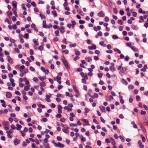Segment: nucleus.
<instances>
[{
  "label": "nucleus",
  "mask_w": 148,
  "mask_h": 148,
  "mask_svg": "<svg viewBox=\"0 0 148 148\" xmlns=\"http://www.w3.org/2000/svg\"><path fill=\"white\" fill-rule=\"evenodd\" d=\"M39 15L40 17H41L42 19L46 18L42 14L40 13Z\"/></svg>",
  "instance_id": "36"
},
{
  "label": "nucleus",
  "mask_w": 148,
  "mask_h": 148,
  "mask_svg": "<svg viewBox=\"0 0 148 148\" xmlns=\"http://www.w3.org/2000/svg\"><path fill=\"white\" fill-rule=\"evenodd\" d=\"M2 125L4 127V128L6 130L9 129V124L8 121H4L2 122Z\"/></svg>",
  "instance_id": "2"
},
{
  "label": "nucleus",
  "mask_w": 148,
  "mask_h": 148,
  "mask_svg": "<svg viewBox=\"0 0 148 148\" xmlns=\"http://www.w3.org/2000/svg\"><path fill=\"white\" fill-rule=\"evenodd\" d=\"M25 67L24 65H22L21 66L19 69V70L21 72L23 71V70L25 69Z\"/></svg>",
  "instance_id": "28"
},
{
  "label": "nucleus",
  "mask_w": 148,
  "mask_h": 148,
  "mask_svg": "<svg viewBox=\"0 0 148 148\" xmlns=\"http://www.w3.org/2000/svg\"><path fill=\"white\" fill-rule=\"evenodd\" d=\"M20 142V140L16 138V139L14 141V143L15 145H17Z\"/></svg>",
  "instance_id": "12"
},
{
  "label": "nucleus",
  "mask_w": 148,
  "mask_h": 148,
  "mask_svg": "<svg viewBox=\"0 0 148 148\" xmlns=\"http://www.w3.org/2000/svg\"><path fill=\"white\" fill-rule=\"evenodd\" d=\"M114 50L115 51H116L117 52V53H119V54H120L121 53V51H120V50L119 49H116H116H114Z\"/></svg>",
  "instance_id": "48"
},
{
  "label": "nucleus",
  "mask_w": 148,
  "mask_h": 148,
  "mask_svg": "<svg viewBox=\"0 0 148 148\" xmlns=\"http://www.w3.org/2000/svg\"><path fill=\"white\" fill-rule=\"evenodd\" d=\"M30 86V85H29L28 86H25L24 88V90L26 91L28 90L29 89V88Z\"/></svg>",
  "instance_id": "33"
},
{
  "label": "nucleus",
  "mask_w": 148,
  "mask_h": 148,
  "mask_svg": "<svg viewBox=\"0 0 148 148\" xmlns=\"http://www.w3.org/2000/svg\"><path fill=\"white\" fill-rule=\"evenodd\" d=\"M51 94H50V96L48 95H46L45 100L48 102H50V98L51 97Z\"/></svg>",
  "instance_id": "10"
},
{
  "label": "nucleus",
  "mask_w": 148,
  "mask_h": 148,
  "mask_svg": "<svg viewBox=\"0 0 148 148\" xmlns=\"http://www.w3.org/2000/svg\"><path fill=\"white\" fill-rule=\"evenodd\" d=\"M44 146L45 148H49L50 147L48 143L44 144Z\"/></svg>",
  "instance_id": "44"
},
{
  "label": "nucleus",
  "mask_w": 148,
  "mask_h": 148,
  "mask_svg": "<svg viewBox=\"0 0 148 148\" xmlns=\"http://www.w3.org/2000/svg\"><path fill=\"white\" fill-rule=\"evenodd\" d=\"M134 30H136L138 29V27L136 26L132 25L131 27Z\"/></svg>",
  "instance_id": "24"
},
{
  "label": "nucleus",
  "mask_w": 148,
  "mask_h": 148,
  "mask_svg": "<svg viewBox=\"0 0 148 148\" xmlns=\"http://www.w3.org/2000/svg\"><path fill=\"white\" fill-rule=\"evenodd\" d=\"M7 58L8 60V61L11 64H13L14 62L12 59L11 58L10 56H8L7 57Z\"/></svg>",
  "instance_id": "11"
},
{
  "label": "nucleus",
  "mask_w": 148,
  "mask_h": 148,
  "mask_svg": "<svg viewBox=\"0 0 148 148\" xmlns=\"http://www.w3.org/2000/svg\"><path fill=\"white\" fill-rule=\"evenodd\" d=\"M110 69V70L112 71H115L116 70L115 68L113 66H111Z\"/></svg>",
  "instance_id": "35"
},
{
  "label": "nucleus",
  "mask_w": 148,
  "mask_h": 148,
  "mask_svg": "<svg viewBox=\"0 0 148 148\" xmlns=\"http://www.w3.org/2000/svg\"><path fill=\"white\" fill-rule=\"evenodd\" d=\"M51 143L54 144V146L56 147H58L60 148H63L64 147V144H61L60 142H58L57 143L55 142L54 140H52Z\"/></svg>",
  "instance_id": "1"
},
{
  "label": "nucleus",
  "mask_w": 148,
  "mask_h": 148,
  "mask_svg": "<svg viewBox=\"0 0 148 148\" xmlns=\"http://www.w3.org/2000/svg\"><path fill=\"white\" fill-rule=\"evenodd\" d=\"M79 23L80 24H83L85 23V21H84L80 20L79 21Z\"/></svg>",
  "instance_id": "55"
},
{
  "label": "nucleus",
  "mask_w": 148,
  "mask_h": 148,
  "mask_svg": "<svg viewBox=\"0 0 148 148\" xmlns=\"http://www.w3.org/2000/svg\"><path fill=\"white\" fill-rule=\"evenodd\" d=\"M57 139L58 141H61L62 140V138L59 136H58L57 137Z\"/></svg>",
  "instance_id": "45"
},
{
  "label": "nucleus",
  "mask_w": 148,
  "mask_h": 148,
  "mask_svg": "<svg viewBox=\"0 0 148 148\" xmlns=\"http://www.w3.org/2000/svg\"><path fill=\"white\" fill-rule=\"evenodd\" d=\"M119 74L122 76L124 74V70H122L121 71L119 72Z\"/></svg>",
  "instance_id": "39"
},
{
  "label": "nucleus",
  "mask_w": 148,
  "mask_h": 148,
  "mask_svg": "<svg viewBox=\"0 0 148 148\" xmlns=\"http://www.w3.org/2000/svg\"><path fill=\"white\" fill-rule=\"evenodd\" d=\"M5 96L7 98H10L12 96V95L10 92H7Z\"/></svg>",
  "instance_id": "8"
},
{
  "label": "nucleus",
  "mask_w": 148,
  "mask_h": 148,
  "mask_svg": "<svg viewBox=\"0 0 148 148\" xmlns=\"http://www.w3.org/2000/svg\"><path fill=\"white\" fill-rule=\"evenodd\" d=\"M85 60L87 62H89L92 60V58L90 57H86L85 58Z\"/></svg>",
  "instance_id": "19"
},
{
  "label": "nucleus",
  "mask_w": 148,
  "mask_h": 148,
  "mask_svg": "<svg viewBox=\"0 0 148 148\" xmlns=\"http://www.w3.org/2000/svg\"><path fill=\"white\" fill-rule=\"evenodd\" d=\"M105 21L106 22H108L109 21V18L108 16H106L105 18Z\"/></svg>",
  "instance_id": "58"
},
{
  "label": "nucleus",
  "mask_w": 148,
  "mask_h": 148,
  "mask_svg": "<svg viewBox=\"0 0 148 148\" xmlns=\"http://www.w3.org/2000/svg\"><path fill=\"white\" fill-rule=\"evenodd\" d=\"M61 59L64 66L68 64L67 61L66 60L64 57L62 56L61 57Z\"/></svg>",
  "instance_id": "3"
},
{
  "label": "nucleus",
  "mask_w": 148,
  "mask_h": 148,
  "mask_svg": "<svg viewBox=\"0 0 148 148\" xmlns=\"http://www.w3.org/2000/svg\"><path fill=\"white\" fill-rule=\"evenodd\" d=\"M52 13L54 17H56L57 16V14H56V11H53L52 12Z\"/></svg>",
  "instance_id": "31"
},
{
  "label": "nucleus",
  "mask_w": 148,
  "mask_h": 148,
  "mask_svg": "<svg viewBox=\"0 0 148 148\" xmlns=\"http://www.w3.org/2000/svg\"><path fill=\"white\" fill-rule=\"evenodd\" d=\"M21 5L22 9L24 11H26V8L25 7L24 4L23 3L21 4Z\"/></svg>",
  "instance_id": "34"
},
{
  "label": "nucleus",
  "mask_w": 148,
  "mask_h": 148,
  "mask_svg": "<svg viewBox=\"0 0 148 148\" xmlns=\"http://www.w3.org/2000/svg\"><path fill=\"white\" fill-rule=\"evenodd\" d=\"M110 141L111 143L113 145H116V143L114 140L112 138H110Z\"/></svg>",
  "instance_id": "14"
},
{
  "label": "nucleus",
  "mask_w": 148,
  "mask_h": 148,
  "mask_svg": "<svg viewBox=\"0 0 148 148\" xmlns=\"http://www.w3.org/2000/svg\"><path fill=\"white\" fill-rule=\"evenodd\" d=\"M33 42H34V44L35 45H38L39 43H38V42L37 41L36 39H33Z\"/></svg>",
  "instance_id": "32"
},
{
  "label": "nucleus",
  "mask_w": 148,
  "mask_h": 148,
  "mask_svg": "<svg viewBox=\"0 0 148 148\" xmlns=\"http://www.w3.org/2000/svg\"><path fill=\"white\" fill-rule=\"evenodd\" d=\"M82 121L84 122L86 124V125H89L90 124L89 123L88 121L86 119H82Z\"/></svg>",
  "instance_id": "13"
},
{
  "label": "nucleus",
  "mask_w": 148,
  "mask_h": 148,
  "mask_svg": "<svg viewBox=\"0 0 148 148\" xmlns=\"http://www.w3.org/2000/svg\"><path fill=\"white\" fill-rule=\"evenodd\" d=\"M136 99L137 101H139L140 100V97L139 96L137 95L136 96Z\"/></svg>",
  "instance_id": "47"
},
{
  "label": "nucleus",
  "mask_w": 148,
  "mask_h": 148,
  "mask_svg": "<svg viewBox=\"0 0 148 148\" xmlns=\"http://www.w3.org/2000/svg\"><path fill=\"white\" fill-rule=\"evenodd\" d=\"M40 86L41 87H45L46 86V84L45 82H42L40 83Z\"/></svg>",
  "instance_id": "25"
},
{
  "label": "nucleus",
  "mask_w": 148,
  "mask_h": 148,
  "mask_svg": "<svg viewBox=\"0 0 148 148\" xmlns=\"http://www.w3.org/2000/svg\"><path fill=\"white\" fill-rule=\"evenodd\" d=\"M122 83L125 85H127V81L124 79H122Z\"/></svg>",
  "instance_id": "29"
},
{
  "label": "nucleus",
  "mask_w": 148,
  "mask_h": 148,
  "mask_svg": "<svg viewBox=\"0 0 148 148\" xmlns=\"http://www.w3.org/2000/svg\"><path fill=\"white\" fill-rule=\"evenodd\" d=\"M16 126L17 127L16 128V129L17 130H20L21 128L22 127V126L19 124H17L16 125Z\"/></svg>",
  "instance_id": "27"
},
{
  "label": "nucleus",
  "mask_w": 148,
  "mask_h": 148,
  "mask_svg": "<svg viewBox=\"0 0 148 148\" xmlns=\"http://www.w3.org/2000/svg\"><path fill=\"white\" fill-rule=\"evenodd\" d=\"M39 79L42 81H43L44 79H46V76H44L43 77H39Z\"/></svg>",
  "instance_id": "30"
},
{
  "label": "nucleus",
  "mask_w": 148,
  "mask_h": 148,
  "mask_svg": "<svg viewBox=\"0 0 148 148\" xmlns=\"http://www.w3.org/2000/svg\"><path fill=\"white\" fill-rule=\"evenodd\" d=\"M140 20L139 21V23H141L144 21V20L143 19V17L141 16L140 17Z\"/></svg>",
  "instance_id": "26"
},
{
  "label": "nucleus",
  "mask_w": 148,
  "mask_h": 148,
  "mask_svg": "<svg viewBox=\"0 0 148 148\" xmlns=\"http://www.w3.org/2000/svg\"><path fill=\"white\" fill-rule=\"evenodd\" d=\"M10 42L12 43H14L15 41V40L13 39L12 38H10Z\"/></svg>",
  "instance_id": "46"
},
{
  "label": "nucleus",
  "mask_w": 148,
  "mask_h": 148,
  "mask_svg": "<svg viewBox=\"0 0 148 148\" xmlns=\"http://www.w3.org/2000/svg\"><path fill=\"white\" fill-rule=\"evenodd\" d=\"M99 44L100 45L103 46V47H105L106 46V45L104 44V42L103 41L100 42Z\"/></svg>",
  "instance_id": "37"
},
{
  "label": "nucleus",
  "mask_w": 148,
  "mask_h": 148,
  "mask_svg": "<svg viewBox=\"0 0 148 148\" xmlns=\"http://www.w3.org/2000/svg\"><path fill=\"white\" fill-rule=\"evenodd\" d=\"M114 13L115 14L118 13L117 10L116 8H114L113 9Z\"/></svg>",
  "instance_id": "53"
},
{
  "label": "nucleus",
  "mask_w": 148,
  "mask_h": 148,
  "mask_svg": "<svg viewBox=\"0 0 148 148\" xmlns=\"http://www.w3.org/2000/svg\"><path fill=\"white\" fill-rule=\"evenodd\" d=\"M38 106L39 107H40L41 108H45V106L44 105L41 104H40L38 105Z\"/></svg>",
  "instance_id": "61"
},
{
  "label": "nucleus",
  "mask_w": 148,
  "mask_h": 148,
  "mask_svg": "<svg viewBox=\"0 0 148 148\" xmlns=\"http://www.w3.org/2000/svg\"><path fill=\"white\" fill-rule=\"evenodd\" d=\"M62 42L63 43H64L65 44H67V42L66 41V38H64L62 40Z\"/></svg>",
  "instance_id": "38"
},
{
  "label": "nucleus",
  "mask_w": 148,
  "mask_h": 148,
  "mask_svg": "<svg viewBox=\"0 0 148 148\" xmlns=\"http://www.w3.org/2000/svg\"><path fill=\"white\" fill-rule=\"evenodd\" d=\"M70 127H74V126H77V125L76 124H75L73 123H71L70 124Z\"/></svg>",
  "instance_id": "41"
},
{
  "label": "nucleus",
  "mask_w": 148,
  "mask_h": 148,
  "mask_svg": "<svg viewBox=\"0 0 148 148\" xmlns=\"http://www.w3.org/2000/svg\"><path fill=\"white\" fill-rule=\"evenodd\" d=\"M147 68V66L146 65H145L144 66L143 68L140 69L141 71L145 72L146 71V70Z\"/></svg>",
  "instance_id": "16"
},
{
  "label": "nucleus",
  "mask_w": 148,
  "mask_h": 148,
  "mask_svg": "<svg viewBox=\"0 0 148 148\" xmlns=\"http://www.w3.org/2000/svg\"><path fill=\"white\" fill-rule=\"evenodd\" d=\"M33 80L35 82H37L38 81V79L36 77H34L33 79Z\"/></svg>",
  "instance_id": "64"
},
{
  "label": "nucleus",
  "mask_w": 148,
  "mask_h": 148,
  "mask_svg": "<svg viewBox=\"0 0 148 148\" xmlns=\"http://www.w3.org/2000/svg\"><path fill=\"white\" fill-rule=\"evenodd\" d=\"M96 46L94 44L92 45V46H89L88 48L89 49L92 50V49H96Z\"/></svg>",
  "instance_id": "6"
},
{
  "label": "nucleus",
  "mask_w": 148,
  "mask_h": 148,
  "mask_svg": "<svg viewBox=\"0 0 148 148\" xmlns=\"http://www.w3.org/2000/svg\"><path fill=\"white\" fill-rule=\"evenodd\" d=\"M69 129V128L67 127L66 126V128H63L62 129L63 131L66 134H68L69 133V131L68 130Z\"/></svg>",
  "instance_id": "5"
},
{
  "label": "nucleus",
  "mask_w": 148,
  "mask_h": 148,
  "mask_svg": "<svg viewBox=\"0 0 148 148\" xmlns=\"http://www.w3.org/2000/svg\"><path fill=\"white\" fill-rule=\"evenodd\" d=\"M130 58L129 57L127 56L126 57H125V61H127L128 60H129Z\"/></svg>",
  "instance_id": "57"
},
{
  "label": "nucleus",
  "mask_w": 148,
  "mask_h": 148,
  "mask_svg": "<svg viewBox=\"0 0 148 148\" xmlns=\"http://www.w3.org/2000/svg\"><path fill=\"white\" fill-rule=\"evenodd\" d=\"M119 13H120V15L122 16L124 15V12L123 10H120V12H119Z\"/></svg>",
  "instance_id": "42"
},
{
  "label": "nucleus",
  "mask_w": 148,
  "mask_h": 148,
  "mask_svg": "<svg viewBox=\"0 0 148 148\" xmlns=\"http://www.w3.org/2000/svg\"><path fill=\"white\" fill-rule=\"evenodd\" d=\"M118 23L119 24L121 25L122 24L123 22L121 20H118Z\"/></svg>",
  "instance_id": "54"
},
{
  "label": "nucleus",
  "mask_w": 148,
  "mask_h": 148,
  "mask_svg": "<svg viewBox=\"0 0 148 148\" xmlns=\"http://www.w3.org/2000/svg\"><path fill=\"white\" fill-rule=\"evenodd\" d=\"M41 69L42 70V71L44 73H45V74L46 75L48 74L49 71L48 70H45V68L43 67L42 66L41 67Z\"/></svg>",
  "instance_id": "4"
},
{
  "label": "nucleus",
  "mask_w": 148,
  "mask_h": 148,
  "mask_svg": "<svg viewBox=\"0 0 148 148\" xmlns=\"http://www.w3.org/2000/svg\"><path fill=\"white\" fill-rule=\"evenodd\" d=\"M130 48L134 51L137 52L138 51V49L134 46L130 47Z\"/></svg>",
  "instance_id": "17"
},
{
  "label": "nucleus",
  "mask_w": 148,
  "mask_h": 148,
  "mask_svg": "<svg viewBox=\"0 0 148 148\" xmlns=\"http://www.w3.org/2000/svg\"><path fill=\"white\" fill-rule=\"evenodd\" d=\"M122 64H121L117 68V70L118 71L121 70H123L124 69L123 67L122 66Z\"/></svg>",
  "instance_id": "21"
},
{
  "label": "nucleus",
  "mask_w": 148,
  "mask_h": 148,
  "mask_svg": "<svg viewBox=\"0 0 148 148\" xmlns=\"http://www.w3.org/2000/svg\"><path fill=\"white\" fill-rule=\"evenodd\" d=\"M6 132L7 134H11L14 132V131L10 129L9 131H7Z\"/></svg>",
  "instance_id": "22"
},
{
  "label": "nucleus",
  "mask_w": 148,
  "mask_h": 148,
  "mask_svg": "<svg viewBox=\"0 0 148 148\" xmlns=\"http://www.w3.org/2000/svg\"><path fill=\"white\" fill-rule=\"evenodd\" d=\"M98 77L99 78H101L103 76V74L101 73H98L97 74Z\"/></svg>",
  "instance_id": "52"
},
{
  "label": "nucleus",
  "mask_w": 148,
  "mask_h": 148,
  "mask_svg": "<svg viewBox=\"0 0 148 148\" xmlns=\"http://www.w3.org/2000/svg\"><path fill=\"white\" fill-rule=\"evenodd\" d=\"M12 4L14 7H16L17 3L15 1H12Z\"/></svg>",
  "instance_id": "23"
},
{
  "label": "nucleus",
  "mask_w": 148,
  "mask_h": 148,
  "mask_svg": "<svg viewBox=\"0 0 148 148\" xmlns=\"http://www.w3.org/2000/svg\"><path fill=\"white\" fill-rule=\"evenodd\" d=\"M73 87L75 92L77 94L79 93V91L78 90L77 88V87L75 85H73Z\"/></svg>",
  "instance_id": "9"
},
{
  "label": "nucleus",
  "mask_w": 148,
  "mask_h": 148,
  "mask_svg": "<svg viewBox=\"0 0 148 148\" xmlns=\"http://www.w3.org/2000/svg\"><path fill=\"white\" fill-rule=\"evenodd\" d=\"M43 27L44 28H47V26L46 25V21H43L42 23Z\"/></svg>",
  "instance_id": "18"
},
{
  "label": "nucleus",
  "mask_w": 148,
  "mask_h": 148,
  "mask_svg": "<svg viewBox=\"0 0 148 148\" xmlns=\"http://www.w3.org/2000/svg\"><path fill=\"white\" fill-rule=\"evenodd\" d=\"M64 26H61V27H60V29L59 27L58 29H59L61 33H64Z\"/></svg>",
  "instance_id": "15"
},
{
  "label": "nucleus",
  "mask_w": 148,
  "mask_h": 148,
  "mask_svg": "<svg viewBox=\"0 0 148 148\" xmlns=\"http://www.w3.org/2000/svg\"><path fill=\"white\" fill-rule=\"evenodd\" d=\"M80 52L78 51H76L75 52V54L76 55L79 56L80 55Z\"/></svg>",
  "instance_id": "59"
},
{
  "label": "nucleus",
  "mask_w": 148,
  "mask_h": 148,
  "mask_svg": "<svg viewBox=\"0 0 148 148\" xmlns=\"http://www.w3.org/2000/svg\"><path fill=\"white\" fill-rule=\"evenodd\" d=\"M31 4L34 6V7H36V3L32 1L31 2Z\"/></svg>",
  "instance_id": "62"
},
{
  "label": "nucleus",
  "mask_w": 148,
  "mask_h": 148,
  "mask_svg": "<svg viewBox=\"0 0 148 148\" xmlns=\"http://www.w3.org/2000/svg\"><path fill=\"white\" fill-rule=\"evenodd\" d=\"M71 23L72 24V26L73 27H74V25H76V22L75 21H71Z\"/></svg>",
  "instance_id": "49"
},
{
  "label": "nucleus",
  "mask_w": 148,
  "mask_h": 148,
  "mask_svg": "<svg viewBox=\"0 0 148 148\" xmlns=\"http://www.w3.org/2000/svg\"><path fill=\"white\" fill-rule=\"evenodd\" d=\"M112 37L114 39H116L118 38V36L115 35H113Z\"/></svg>",
  "instance_id": "43"
},
{
  "label": "nucleus",
  "mask_w": 148,
  "mask_h": 148,
  "mask_svg": "<svg viewBox=\"0 0 148 148\" xmlns=\"http://www.w3.org/2000/svg\"><path fill=\"white\" fill-rule=\"evenodd\" d=\"M27 145V144L26 142L25 141H24L22 144V146L23 147H25Z\"/></svg>",
  "instance_id": "63"
},
{
  "label": "nucleus",
  "mask_w": 148,
  "mask_h": 148,
  "mask_svg": "<svg viewBox=\"0 0 148 148\" xmlns=\"http://www.w3.org/2000/svg\"><path fill=\"white\" fill-rule=\"evenodd\" d=\"M97 15L98 16L102 17H103L105 16V14L102 11L98 13L97 14Z\"/></svg>",
  "instance_id": "7"
},
{
  "label": "nucleus",
  "mask_w": 148,
  "mask_h": 148,
  "mask_svg": "<svg viewBox=\"0 0 148 148\" xmlns=\"http://www.w3.org/2000/svg\"><path fill=\"white\" fill-rule=\"evenodd\" d=\"M29 53H30V54L31 55H33V53H34L33 50L32 49H30L29 50Z\"/></svg>",
  "instance_id": "51"
},
{
  "label": "nucleus",
  "mask_w": 148,
  "mask_h": 148,
  "mask_svg": "<svg viewBox=\"0 0 148 148\" xmlns=\"http://www.w3.org/2000/svg\"><path fill=\"white\" fill-rule=\"evenodd\" d=\"M99 108L100 109L101 111L103 112H104L105 111V108L103 106H100L99 107Z\"/></svg>",
  "instance_id": "20"
},
{
  "label": "nucleus",
  "mask_w": 148,
  "mask_h": 148,
  "mask_svg": "<svg viewBox=\"0 0 148 148\" xmlns=\"http://www.w3.org/2000/svg\"><path fill=\"white\" fill-rule=\"evenodd\" d=\"M97 145L99 146H100L101 145V142L99 140H98L97 141Z\"/></svg>",
  "instance_id": "60"
},
{
  "label": "nucleus",
  "mask_w": 148,
  "mask_h": 148,
  "mask_svg": "<svg viewBox=\"0 0 148 148\" xmlns=\"http://www.w3.org/2000/svg\"><path fill=\"white\" fill-rule=\"evenodd\" d=\"M139 125H140V128H141V129H142V128H143V127H144V126L143 125V124L140 122L139 123H138Z\"/></svg>",
  "instance_id": "50"
},
{
  "label": "nucleus",
  "mask_w": 148,
  "mask_h": 148,
  "mask_svg": "<svg viewBox=\"0 0 148 148\" xmlns=\"http://www.w3.org/2000/svg\"><path fill=\"white\" fill-rule=\"evenodd\" d=\"M76 46V44H73L72 45H69V47H74Z\"/></svg>",
  "instance_id": "56"
},
{
  "label": "nucleus",
  "mask_w": 148,
  "mask_h": 148,
  "mask_svg": "<svg viewBox=\"0 0 148 148\" xmlns=\"http://www.w3.org/2000/svg\"><path fill=\"white\" fill-rule=\"evenodd\" d=\"M5 22H7L8 23V24H9V25L11 24L9 20L7 18H6L5 19Z\"/></svg>",
  "instance_id": "40"
}]
</instances>
